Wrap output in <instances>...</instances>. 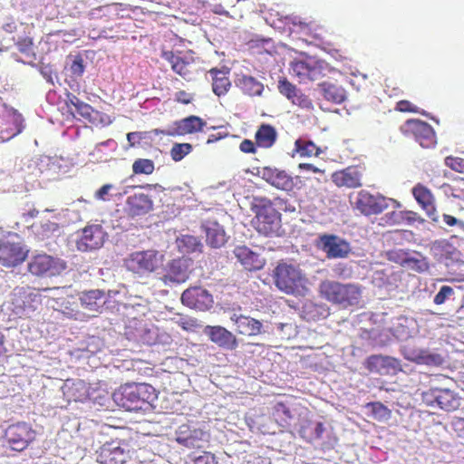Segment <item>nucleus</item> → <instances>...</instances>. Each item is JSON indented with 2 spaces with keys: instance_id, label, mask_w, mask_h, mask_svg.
I'll list each match as a JSON object with an SVG mask.
<instances>
[{
  "instance_id": "1",
  "label": "nucleus",
  "mask_w": 464,
  "mask_h": 464,
  "mask_svg": "<svg viewBox=\"0 0 464 464\" xmlns=\"http://www.w3.org/2000/svg\"><path fill=\"white\" fill-rule=\"evenodd\" d=\"M113 396L115 401L128 411L146 410L157 398L155 389L147 383H127Z\"/></svg>"
},
{
  "instance_id": "2",
  "label": "nucleus",
  "mask_w": 464,
  "mask_h": 464,
  "mask_svg": "<svg viewBox=\"0 0 464 464\" xmlns=\"http://www.w3.org/2000/svg\"><path fill=\"white\" fill-rule=\"evenodd\" d=\"M251 210L255 214L251 225L259 234L271 237L278 233L281 228V214L270 199L254 198Z\"/></svg>"
},
{
  "instance_id": "3",
  "label": "nucleus",
  "mask_w": 464,
  "mask_h": 464,
  "mask_svg": "<svg viewBox=\"0 0 464 464\" xmlns=\"http://www.w3.org/2000/svg\"><path fill=\"white\" fill-rule=\"evenodd\" d=\"M319 294L323 299L342 308L358 305L362 297L361 288L357 285L332 280L320 283Z\"/></svg>"
},
{
  "instance_id": "4",
  "label": "nucleus",
  "mask_w": 464,
  "mask_h": 464,
  "mask_svg": "<svg viewBox=\"0 0 464 464\" xmlns=\"http://www.w3.org/2000/svg\"><path fill=\"white\" fill-rule=\"evenodd\" d=\"M162 263L163 256L155 249L132 252L124 260L127 269L139 275L152 273L160 267Z\"/></svg>"
},
{
  "instance_id": "5",
  "label": "nucleus",
  "mask_w": 464,
  "mask_h": 464,
  "mask_svg": "<svg viewBox=\"0 0 464 464\" xmlns=\"http://www.w3.org/2000/svg\"><path fill=\"white\" fill-rule=\"evenodd\" d=\"M3 439L10 450L21 452L35 440L36 431L31 424L18 421L6 427Z\"/></svg>"
},
{
  "instance_id": "6",
  "label": "nucleus",
  "mask_w": 464,
  "mask_h": 464,
  "mask_svg": "<svg viewBox=\"0 0 464 464\" xmlns=\"http://www.w3.org/2000/svg\"><path fill=\"white\" fill-rule=\"evenodd\" d=\"M276 286L285 294H295L303 283L301 270L286 263L278 264L273 272Z\"/></svg>"
},
{
  "instance_id": "7",
  "label": "nucleus",
  "mask_w": 464,
  "mask_h": 464,
  "mask_svg": "<svg viewBox=\"0 0 464 464\" xmlns=\"http://www.w3.org/2000/svg\"><path fill=\"white\" fill-rule=\"evenodd\" d=\"M405 137L413 138L422 148H433L436 143V133L428 122L419 119H409L401 127Z\"/></svg>"
},
{
  "instance_id": "8",
  "label": "nucleus",
  "mask_w": 464,
  "mask_h": 464,
  "mask_svg": "<svg viewBox=\"0 0 464 464\" xmlns=\"http://www.w3.org/2000/svg\"><path fill=\"white\" fill-rule=\"evenodd\" d=\"M27 267L34 276L52 277L61 275L67 266L64 260L44 253L32 256Z\"/></svg>"
},
{
  "instance_id": "9",
  "label": "nucleus",
  "mask_w": 464,
  "mask_h": 464,
  "mask_svg": "<svg viewBox=\"0 0 464 464\" xmlns=\"http://www.w3.org/2000/svg\"><path fill=\"white\" fill-rule=\"evenodd\" d=\"M130 458L129 445L121 440L107 441L96 450V460L100 464H125Z\"/></svg>"
},
{
  "instance_id": "10",
  "label": "nucleus",
  "mask_w": 464,
  "mask_h": 464,
  "mask_svg": "<svg viewBox=\"0 0 464 464\" xmlns=\"http://www.w3.org/2000/svg\"><path fill=\"white\" fill-rule=\"evenodd\" d=\"M29 250L18 241L0 239V266L11 268L24 263Z\"/></svg>"
},
{
  "instance_id": "11",
  "label": "nucleus",
  "mask_w": 464,
  "mask_h": 464,
  "mask_svg": "<svg viewBox=\"0 0 464 464\" xmlns=\"http://www.w3.org/2000/svg\"><path fill=\"white\" fill-rule=\"evenodd\" d=\"M208 431L188 424L180 425L176 430L175 440L188 449H201L209 441Z\"/></svg>"
},
{
  "instance_id": "12",
  "label": "nucleus",
  "mask_w": 464,
  "mask_h": 464,
  "mask_svg": "<svg viewBox=\"0 0 464 464\" xmlns=\"http://www.w3.org/2000/svg\"><path fill=\"white\" fill-rule=\"evenodd\" d=\"M422 400L427 405H437L446 411H454L459 407L458 398L450 389L430 388L422 392Z\"/></svg>"
},
{
  "instance_id": "13",
  "label": "nucleus",
  "mask_w": 464,
  "mask_h": 464,
  "mask_svg": "<svg viewBox=\"0 0 464 464\" xmlns=\"http://www.w3.org/2000/svg\"><path fill=\"white\" fill-rule=\"evenodd\" d=\"M107 234L101 225H88L82 230V235L76 240L79 251L88 252L101 248L106 239Z\"/></svg>"
},
{
  "instance_id": "14",
  "label": "nucleus",
  "mask_w": 464,
  "mask_h": 464,
  "mask_svg": "<svg viewBox=\"0 0 464 464\" xmlns=\"http://www.w3.org/2000/svg\"><path fill=\"white\" fill-rule=\"evenodd\" d=\"M355 208L364 216L378 215L388 208L387 198L382 195H372L366 190L357 194Z\"/></svg>"
},
{
  "instance_id": "15",
  "label": "nucleus",
  "mask_w": 464,
  "mask_h": 464,
  "mask_svg": "<svg viewBox=\"0 0 464 464\" xmlns=\"http://www.w3.org/2000/svg\"><path fill=\"white\" fill-rule=\"evenodd\" d=\"M181 302L184 305L199 311H208L214 304L212 295L201 286L186 289L181 295Z\"/></svg>"
},
{
  "instance_id": "16",
  "label": "nucleus",
  "mask_w": 464,
  "mask_h": 464,
  "mask_svg": "<svg viewBox=\"0 0 464 464\" xmlns=\"http://www.w3.org/2000/svg\"><path fill=\"white\" fill-rule=\"evenodd\" d=\"M290 73L301 83L314 82L321 78L322 66L313 59L295 60L290 63Z\"/></svg>"
},
{
  "instance_id": "17",
  "label": "nucleus",
  "mask_w": 464,
  "mask_h": 464,
  "mask_svg": "<svg viewBox=\"0 0 464 464\" xmlns=\"http://www.w3.org/2000/svg\"><path fill=\"white\" fill-rule=\"evenodd\" d=\"M317 246L328 258H343L351 252L349 243L335 235L320 236Z\"/></svg>"
},
{
  "instance_id": "18",
  "label": "nucleus",
  "mask_w": 464,
  "mask_h": 464,
  "mask_svg": "<svg viewBox=\"0 0 464 464\" xmlns=\"http://www.w3.org/2000/svg\"><path fill=\"white\" fill-rule=\"evenodd\" d=\"M364 365L370 372L382 375L396 374L398 372L401 371V365L398 359L381 354L369 356Z\"/></svg>"
},
{
  "instance_id": "19",
  "label": "nucleus",
  "mask_w": 464,
  "mask_h": 464,
  "mask_svg": "<svg viewBox=\"0 0 464 464\" xmlns=\"http://www.w3.org/2000/svg\"><path fill=\"white\" fill-rule=\"evenodd\" d=\"M412 196L419 206L425 211L428 218L438 222L439 216L433 193L423 184L417 183L411 189Z\"/></svg>"
},
{
  "instance_id": "20",
  "label": "nucleus",
  "mask_w": 464,
  "mask_h": 464,
  "mask_svg": "<svg viewBox=\"0 0 464 464\" xmlns=\"http://www.w3.org/2000/svg\"><path fill=\"white\" fill-rule=\"evenodd\" d=\"M260 175L264 180L277 189L292 191L295 188L294 179L285 170L264 167Z\"/></svg>"
},
{
  "instance_id": "21",
  "label": "nucleus",
  "mask_w": 464,
  "mask_h": 464,
  "mask_svg": "<svg viewBox=\"0 0 464 464\" xmlns=\"http://www.w3.org/2000/svg\"><path fill=\"white\" fill-rule=\"evenodd\" d=\"M277 89L279 92L289 100L293 104L297 105L303 109H312L313 102L311 99L302 92L295 84L289 82L286 78H280L278 80Z\"/></svg>"
},
{
  "instance_id": "22",
  "label": "nucleus",
  "mask_w": 464,
  "mask_h": 464,
  "mask_svg": "<svg viewBox=\"0 0 464 464\" xmlns=\"http://www.w3.org/2000/svg\"><path fill=\"white\" fill-rule=\"evenodd\" d=\"M65 106L68 109L69 113L75 118L76 115L93 122L95 121L94 115L98 114L90 104L80 100L76 95L72 92H66L64 100Z\"/></svg>"
},
{
  "instance_id": "23",
  "label": "nucleus",
  "mask_w": 464,
  "mask_h": 464,
  "mask_svg": "<svg viewBox=\"0 0 464 464\" xmlns=\"http://www.w3.org/2000/svg\"><path fill=\"white\" fill-rule=\"evenodd\" d=\"M362 173L357 167H348L332 174L333 182L339 188H360L362 185Z\"/></svg>"
},
{
  "instance_id": "24",
  "label": "nucleus",
  "mask_w": 464,
  "mask_h": 464,
  "mask_svg": "<svg viewBox=\"0 0 464 464\" xmlns=\"http://www.w3.org/2000/svg\"><path fill=\"white\" fill-rule=\"evenodd\" d=\"M205 334L219 347L227 350H235L237 347L236 336L225 327L208 325L205 328Z\"/></svg>"
},
{
  "instance_id": "25",
  "label": "nucleus",
  "mask_w": 464,
  "mask_h": 464,
  "mask_svg": "<svg viewBox=\"0 0 464 464\" xmlns=\"http://www.w3.org/2000/svg\"><path fill=\"white\" fill-rule=\"evenodd\" d=\"M153 208L151 198L144 193H134L127 198L126 210L131 217L143 216Z\"/></svg>"
},
{
  "instance_id": "26",
  "label": "nucleus",
  "mask_w": 464,
  "mask_h": 464,
  "mask_svg": "<svg viewBox=\"0 0 464 464\" xmlns=\"http://www.w3.org/2000/svg\"><path fill=\"white\" fill-rule=\"evenodd\" d=\"M206 234L207 244L212 247H220L227 242V235L223 227L216 220L208 219L202 223Z\"/></svg>"
},
{
  "instance_id": "27",
  "label": "nucleus",
  "mask_w": 464,
  "mask_h": 464,
  "mask_svg": "<svg viewBox=\"0 0 464 464\" xmlns=\"http://www.w3.org/2000/svg\"><path fill=\"white\" fill-rule=\"evenodd\" d=\"M176 136H185L202 131L207 122L200 117L190 115L173 122Z\"/></svg>"
},
{
  "instance_id": "28",
  "label": "nucleus",
  "mask_w": 464,
  "mask_h": 464,
  "mask_svg": "<svg viewBox=\"0 0 464 464\" xmlns=\"http://www.w3.org/2000/svg\"><path fill=\"white\" fill-rule=\"evenodd\" d=\"M234 254L246 270L253 271L263 267L264 263L259 255L246 246H237L234 249Z\"/></svg>"
},
{
  "instance_id": "29",
  "label": "nucleus",
  "mask_w": 464,
  "mask_h": 464,
  "mask_svg": "<svg viewBox=\"0 0 464 464\" xmlns=\"http://www.w3.org/2000/svg\"><path fill=\"white\" fill-rule=\"evenodd\" d=\"M231 320L235 323L237 332L239 334L256 336L261 333L262 324L255 318L243 314H234L231 316Z\"/></svg>"
},
{
  "instance_id": "30",
  "label": "nucleus",
  "mask_w": 464,
  "mask_h": 464,
  "mask_svg": "<svg viewBox=\"0 0 464 464\" xmlns=\"http://www.w3.org/2000/svg\"><path fill=\"white\" fill-rule=\"evenodd\" d=\"M189 273L186 260L173 259L169 265L167 273L163 276L165 283H184L188 280Z\"/></svg>"
},
{
  "instance_id": "31",
  "label": "nucleus",
  "mask_w": 464,
  "mask_h": 464,
  "mask_svg": "<svg viewBox=\"0 0 464 464\" xmlns=\"http://www.w3.org/2000/svg\"><path fill=\"white\" fill-rule=\"evenodd\" d=\"M79 301L82 308L99 312L105 304V293L99 289L84 291L80 294Z\"/></svg>"
},
{
  "instance_id": "32",
  "label": "nucleus",
  "mask_w": 464,
  "mask_h": 464,
  "mask_svg": "<svg viewBox=\"0 0 464 464\" xmlns=\"http://www.w3.org/2000/svg\"><path fill=\"white\" fill-rule=\"evenodd\" d=\"M209 74L212 77V90L217 96H222L227 93L231 87L229 80V69H217L212 68L209 70Z\"/></svg>"
},
{
  "instance_id": "33",
  "label": "nucleus",
  "mask_w": 464,
  "mask_h": 464,
  "mask_svg": "<svg viewBox=\"0 0 464 464\" xmlns=\"http://www.w3.org/2000/svg\"><path fill=\"white\" fill-rule=\"evenodd\" d=\"M256 142L260 149H270L277 140V131L274 126L262 123L255 133Z\"/></svg>"
},
{
  "instance_id": "34",
  "label": "nucleus",
  "mask_w": 464,
  "mask_h": 464,
  "mask_svg": "<svg viewBox=\"0 0 464 464\" xmlns=\"http://www.w3.org/2000/svg\"><path fill=\"white\" fill-rule=\"evenodd\" d=\"M64 389V394L69 401H83L89 397V386L82 380L67 382Z\"/></svg>"
},
{
  "instance_id": "35",
  "label": "nucleus",
  "mask_w": 464,
  "mask_h": 464,
  "mask_svg": "<svg viewBox=\"0 0 464 464\" xmlns=\"http://www.w3.org/2000/svg\"><path fill=\"white\" fill-rule=\"evenodd\" d=\"M163 57L165 60H167L170 65L171 69L183 77L186 80L191 79V63L185 61L182 57L176 55L172 52H166L163 53Z\"/></svg>"
},
{
  "instance_id": "36",
  "label": "nucleus",
  "mask_w": 464,
  "mask_h": 464,
  "mask_svg": "<svg viewBox=\"0 0 464 464\" xmlns=\"http://www.w3.org/2000/svg\"><path fill=\"white\" fill-rule=\"evenodd\" d=\"M236 83L245 94L249 96H259L264 91V84L250 75H241Z\"/></svg>"
},
{
  "instance_id": "37",
  "label": "nucleus",
  "mask_w": 464,
  "mask_h": 464,
  "mask_svg": "<svg viewBox=\"0 0 464 464\" xmlns=\"http://www.w3.org/2000/svg\"><path fill=\"white\" fill-rule=\"evenodd\" d=\"M390 225L413 224L416 221H423L417 212L411 210H394L385 215Z\"/></svg>"
},
{
  "instance_id": "38",
  "label": "nucleus",
  "mask_w": 464,
  "mask_h": 464,
  "mask_svg": "<svg viewBox=\"0 0 464 464\" xmlns=\"http://www.w3.org/2000/svg\"><path fill=\"white\" fill-rule=\"evenodd\" d=\"M320 87L324 98L327 101L339 104L345 100V91L343 87L327 82L321 83Z\"/></svg>"
},
{
  "instance_id": "39",
  "label": "nucleus",
  "mask_w": 464,
  "mask_h": 464,
  "mask_svg": "<svg viewBox=\"0 0 464 464\" xmlns=\"http://www.w3.org/2000/svg\"><path fill=\"white\" fill-rule=\"evenodd\" d=\"M295 150L302 157L318 156L321 154V149L313 141L304 138H299L295 142Z\"/></svg>"
},
{
  "instance_id": "40",
  "label": "nucleus",
  "mask_w": 464,
  "mask_h": 464,
  "mask_svg": "<svg viewBox=\"0 0 464 464\" xmlns=\"http://www.w3.org/2000/svg\"><path fill=\"white\" fill-rule=\"evenodd\" d=\"M365 407L370 409L372 417L379 421L387 420L391 417V410L380 401L368 402Z\"/></svg>"
},
{
  "instance_id": "41",
  "label": "nucleus",
  "mask_w": 464,
  "mask_h": 464,
  "mask_svg": "<svg viewBox=\"0 0 464 464\" xmlns=\"http://www.w3.org/2000/svg\"><path fill=\"white\" fill-rule=\"evenodd\" d=\"M459 257L460 252L450 246L444 248L441 254V259L448 267H454L459 264L463 265Z\"/></svg>"
},
{
  "instance_id": "42",
  "label": "nucleus",
  "mask_w": 464,
  "mask_h": 464,
  "mask_svg": "<svg viewBox=\"0 0 464 464\" xmlns=\"http://www.w3.org/2000/svg\"><path fill=\"white\" fill-rule=\"evenodd\" d=\"M193 147L190 143H174L170 149L169 155L175 162L182 160L191 153Z\"/></svg>"
},
{
  "instance_id": "43",
  "label": "nucleus",
  "mask_w": 464,
  "mask_h": 464,
  "mask_svg": "<svg viewBox=\"0 0 464 464\" xmlns=\"http://www.w3.org/2000/svg\"><path fill=\"white\" fill-rule=\"evenodd\" d=\"M155 169L153 160L150 159H138L132 164V171L134 174L150 175Z\"/></svg>"
},
{
  "instance_id": "44",
  "label": "nucleus",
  "mask_w": 464,
  "mask_h": 464,
  "mask_svg": "<svg viewBox=\"0 0 464 464\" xmlns=\"http://www.w3.org/2000/svg\"><path fill=\"white\" fill-rule=\"evenodd\" d=\"M61 307L62 312L68 317L78 319L81 315V312L78 309L77 300L73 296L63 300L61 304Z\"/></svg>"
},
{
  "instance_id": "45",
  "label": "nucleus",
  "mask_w": 464,
  "mask_h": 464,
  "mask_svg": "<svg viewBox=\"0 0 464 464\" xmlns=\"http://www.w3.org/2000/svg\"><path fill=\"white\" fill-rule=\"evenodd\" d=\"M415 361L418 363L426 365H440L442 363V358L440 354L430 353L427 351H420L416 356Z\"/></svg>"
},
{
  "instance_id": "46",
  "label": "nucleus",
  "mask_w": 464,
  "mask_h": 464,
  "mask_svg": "<svg viewBox=\"0 0 464 464\" xmlns=\"http://www.w3.org/2000/svg\"><path fill=\"white\" fill-rule=\"evenodd\" d=\"M310 185L306 188L305 195L309 200L322 199L323 184L320 179H310Z\"/></svg>"
},
{
  "instance_id": "47",
  "label": "nucleus",
  "mask_w": 464,
  "mask_h": 464,
  "mask_svg": "<svg viewBox=\"0 0 464 464\" xmlns=\"http://www.w3.org/2000/svg\"><path fill=\"white\" fill-rule=\"evenodd\" d=\"M186 464H218V460L213 453L203 451L198 456L189 455Z\"/></svg>"
},
{
  "instance_id": "48",
  "label": "nucleus",
  "mask_w": 464,
  "mask_h": 464,
  "mask_svg": "<svg viewBox=\"0 0 464 464\" xmlns=\"http://www.w3.org/2000/svg\"><path fill=\"white\" fill-rule=\"evenodd\" d=\"M395 110L400 112H412L426 115L424 111H420L418 106L408 100H401L396 102Z\"/></svg>"
},
{
  "instance_id": "49",
  "label": "nucleus",
  "mask_w": 464,
  "mask_h": 464,
  "mask_svg": "<svg viewBox=\"0 0 464 464\" xmlns=\"http://www.w3.org/2000/svg\"><path fill=\"white\" fill-rule=\"evenodd\" d=\"M70 71L72 75L74 77L82 76L85 71V65L84 61L81 55H76L73 57V60L70 65Z\"/></svg>"
},
{
  "instance_id": "50",
  "label": "nucleus",
  "mask_w": 464,
  "mask_h": 464,
  "mask_svg": "<svg viewBox=\"0 0 464 464\" xmlns=\"http://www.w3.org/2000/svg\"><path fill=\"white\" fill-rule=\"evenodd\" d=\"M445 165L450 169L464 174V159L454 156L445 158Z\"/></svg>"
},
{
  "instance_id": "51",
  "label": "nucleus",
  "mask_w": 464,
  "mask_h": 464,
  "mask_svg": "<svg viewBox=\"0 0 464 464\" xmlns=\"http://www.w3.org/2000/svg\"><path fill=\"white\" fill-rule=\"evenodd\" d=\"M454 294V290L450 285H442L437 295L434 296L433 302L436 304H442L445 301Z\"/></svg>"
},
{
  "instance_id": "52",
  "label": "nucleus",
  "mask_w": 464,
  "mask_h": 464,
  "mask_svg": "<svg viewBox=\"0 0 464 464\" xmlns=\"http://www.w3.org/2000/svg\"><path fill=\"white\" fill-rule=\"evenodd\" d=\"M148 138H149L148 131H133V132H129L127 134V140H128L130 148H133V147L140 145V140H146Z\"/></svg>"
},
{
  "instance_id": "53",
  "label": "nucleus",
  "mask_w": 464,
  "mask_h": 464,
  "mask_svg": "<svg viewBox=\"0 0 464 464\" xmlns=\"http://www.w3.org/2000/svg\"><path fill=\"white\" fill-rule=\"evenodd\" d=\"M387 256L389 260L399 263L401 266H406L409 258V254L403 250H392L387 253Z\"/></svg>"
},
{
  "instance_id": "54",
  "label": "nucleus",
  "mask_w": 464,
  "mask_h": 464,
  "mask_svg": "<svg viewBox=\"0 0 464 464\" xmlns=\"http://www.w3.org/2000/svg\"><path fill=\"white\" fill-rule=\"evenodd\" d=\"M257 148H258V146H257L256 140L253 141L248 139L243 140L239 144L240 151H242L243 153H246V154H256L257 151Z\"/></svg>"
},
{
  "instance_id": "55",
  "label": "nucleus",
  "mask_w": 464,
  "mask_h": 464,
  "mask_svg": "<svg viewBox=\"0 0 464 464\" xmlns=\"http://www.w3.org/2000/svg\"><path fill=\"white\" fill-rule=\"evenodd\" d=\"M406 266L417 272H423L428 268V265L423 261L409 256Z\"/></svg>"
},
{
  "instance_id": "56",
  "label": "nucleus",
  "mask_w": 464,
  "mask_h": 464,
  "mask_svg": "<svg viewBox=\"0 0 464 464\" xmlns=\"http://www.w3.org/2000/svg\"><path fill=\"white\" fill-rule=\"evenodd\" d=\"M58 228L59 226L57 223L48 220L41 225V234L44 237H49L53 233L57 231Z\"/></svg>"
},
{
  "instance_id": "57",
  "label": "nucleus",
  "mask_w": 464,
  "mask_h": 464,
  "mask_svg": "<svg viewBox=\"0 0 464 464\" xmlns=\"http://www.w3.org/2000/svg\"><path fill=\"white\" fill-rule=\"evenodd\" d=\"M274 414L275 415L283 414L285 417L284 419L285 420L286 419L291 418V411H290L289 408L286 406V404H285L284 402H281V401L276 403V405L274 406Z\"/></svg>"
},
{
  "instance_id": "58",
  "label": "nucleus",
  "mask_w": 464,
  "mask_h": 464,
  "mask_svg": "<svg viewBox=\"0 0 464 464\" xmlns=\"http://www.w3.org/2000/svg\"><path fill=\"white\" fill-rule=\"evenodd\" d=\"M193 96L191 93L187 92L184 90L179 91L175 94V101L182 104H188L192 102Z\"/></svg>"
},
{
  "instance_id": "59",
  "label": "nucleus",
  "mask_w": 464,
  "mask_h": 464,
  "mask_svg": "<svg viewBox=\"0 0 464 464\" xmlns=\"http://www.w3.org/2000/svg\"><path fill=\"white\" fill-rule=\"evenodd\" d=\"M112 188V185L105 184L102 186L96 192L95 198L99 200H106V196L109 194L110 190Z\"/></svg>"
},
{
  "instance_id": "60",
  "label": "nucleus",
  "mask_w": 464,
  "mask_h": 464,
  "mask_svg": "<svg viewBox=\"0 0 464 464\" xmlns=\"http://www.w3.org/2000/svg\"><path fill=\"white\" fill-rule=\"evenodd\" d=\"M444 223L449 227H455V226H464V222L461 220L456 218L455 217L449 215V214H443L442 216Z\"/></svg>"
},
{
  "instance_id": "61",
  "label": "nucleus",
  "mask_w": 464,
  "mask_h": 464,
  "mask_svg": "<svg viewBox=\"0 0 464 464\" xmlns=\"http://www.w3.org/2000/svg\"><path fill=\"white\" fill-rule=\"evenodd\" d=\"M454 430L458 436L464 440V418H458L453 423Z\"/></svg>"
},
{
  "instance_id": "62",
  "label": "nucleus",
  "mask_w": 464,
  "mask_h": 464,
  "mask_svg": "<svg viewBox=\"0 0 464 464\" xmlns=\"http://www.w3.org/2000/svg\"><path fill=\"white\" fill-rule=\"evenodd\" d=\"M151 132L155 135L176 137L174 125L168 130L154 129Z\"/></svg>"
},
{
  "instance_id": "63",
  "label": "nucleus",
  "mask_w": 464,
  "mask_h": 464,
  "mask_svg": "<svg viewBox=\"0 0 464 464\" xmlns=\"http://www.w3.org/2000/svg\"><path fill=\"white\" fill-rule=\"evenodd\" d=\"M227 136H228V133L227 131L210 134L208 138L207 143L208 144L214 143V142H216L219 140H222Z\"/></svg>"
},
{
  "instance_id": "64",
  "label": "nucleus",
  "mask_w": 464,
  "mask_h": 464,
  "mask_svg": "<svg viewBox=\"0 0 464 464\" xmlns=\"http://www.w3.org/2000/svg\"><path fill=\"white\" fill-rule=\"evenodd\" d=\"M314 439H320L322 438L325 429L322 422H316L314 424Z\"/></svg>"
}]
</instances>
